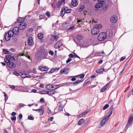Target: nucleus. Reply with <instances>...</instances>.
<instances>
[{"instance_id":"obj_39","label":"nucleus","mask_w":133,"mask_h":133,"mask_svg":"<svg viewBox=\"0 0 133 133\" xmlns=\"http://www.w3.org/2000/svg\"><path fill=\"white\" fill-rule=\"evenodd\" d=\"M43 37V35L41 33H39L38 34V37L39 39H42Z\"/></svg>"},{"instance_id":"obj_47","label":"nucleus","mask_w":133,"mask_h":133,"mask_svg":"<svg viewBox=\"0 0 133 133\" xmlns=\"http://www.w3.org/2000/svg\"><path fill=\"white\" fill-rule=\"evenodd\" d=\"M56 71V69L54 68H53L51 69L49 71V73L50 74L53 73L54 72Z\"/></svg>"},{"instance_id":"obj_12","label":"nucleus","mask_w":133,"mask_h":133,"mask_svg":"<svg viewBox=\"0 0 133 133\" xmlns=\"http://www.w3.org/2000/svg\"><path fill=\"white\" fill-rule=\"evenodd\" d=\"M84 80L83 79L80 80L77 79L76 81L72 82V84L76 86L78 84L82 82Z\"/></svg>"},{"instance_id":"obj_22","label":"nucleus","mask_w":133,"mask_h":133,"mask_svg":"<svg viewBox=\"0 0 133 133\" xmlns=\"http://www.w3.org/2000/svg\"><path fill=\"white\" fill-rule=\"evenodd\" d=\"M33 42L32 38L31 37H29L28 39V43L29 45H31Z\"/></svg>"},{"instance_id":"obj_38","label":"nucleus","mask_w":133,"mask_h":133,"mask_svg":"<svg viewBox=\"0 0 133 133\" xmlns=\"http://www.w3.org/2000/svg\"><path fill=\"white\" fill-rule=\"evenodd\" d=\"M98 3H99L100 4H101V5H103V4H104L105 2V1L104 0H98Z\"/></svg>"},{"instance_id":"obj_8","label":"nucleus","mask_w":133,"mask_h":133,"mask_svg":"<svg viewBox=\"0 0 133 133\" xmlns=\"http://www.w3.org/2000/svg\"><path fill=\"white\" fill-rule=\"evenodd\" d=\"M13 34L14 35H18L19 32V29L17 27H15L13 29Z\"/></svg>"},{"instance_id":"obj_34","label":"nucleus","mask_w":133,"mask_h":133,"mask_svg":"<svg viewBox=\"0 0 133 133\" xmlns=\"http://www.w3.org/2000/svg\"><path fill=\"white\" fill-rule=\"evenodd\" d=\"M3 53L5 54H8L10 53V52L9 51L5 49H3Z\"/></svg>"},{"instance_id":"obj_33","label":"nucleus","mask_w":133,"mask_h":133,"mask_svg":"<svg viewBox=\"0 0 133 133\" xmlns=\"http://www.w3.org/2000/svg\"><path fill=\"white\" fill-rule=\"evenodd\" d=\"M63 4L60 1H58L56 3V5L57 8H59L60 6Z\"/></svg>"},{"instance_id":"obj_57","label":"nucleus","mask_w":133,"mask_h":133,"mask_svg":"<svg viewBox=\"0 0 133 133\" xmlns=\"http://www.w3.org/2000/svg\"><path fill=\"white\" fill-rule=\"evenodd\" d=\"M75 56L74 55L72 54H70L69 55V56L70 57L72 58L74 57Z\"/></svg>"},{"instance_id":"obj_41","label":"nucleus","mask_w":133,"mask_h":133,"mask_svg":"<svg viewBox=\"0 0 133 133\" xmlns=\"http://www.w3.org/2000/svg\"><path fill=\"white\" fill-rule=\"evenodd\" d=\"M96 28H98L99 29L101 28L102 27V26L101 24H98L95 26Z\"/></svg>"},{"instance_id":"obj_10","label":"nucleus","mask_w":133,"mask_h":133,"mask_svg":"<svg viewBox=\"0 0 133 133\" xmlns=\"http://www.w3.org/2000/svg\"><path fill=\"white\" fill-rule=\"evenodd\" d=\"M110 21L112 23H116L118 20V18L117 16L115 15L112 16L110 18Z\"/></svg>"},{"instance_id":"obj_18","label":"nucleus","mask_w":133,"mask_h":133,"mask_svg":"<svg viewBox=\"0 0 133 133\" xmlns=\"http://www.w3.org/2000/svg\"><path fill=\"white\" fill-rule=\"evenodd\" d=\"M85 8L84 5H83L79 4V6L78 8V11L80 12L82 11Z\"/></svg>"},{"instance_id":"obj_54","label":"nucleus","mask_w":133,"mask_h":133,"mask_svg":"<svg viewBox=\"0 0 133 133\" xmlns=\"http://www.w3.org/2000/svg\"><path fill=\"white\" fill-rule=\"evenodd\" d=\"M71 79V81H75L76 80V78H75L74 76H71L70 77Z\"/></svg>"},{"instance_id":"obj_24","label":"nucleus","mask_w":133,"mask_h":133,"mask_svg":"<svg viewBox=\"0 0 133 133\" xmlns=\"http://www.w3.org/2000/svg\"><path fill=\"white\" fill-rule=\"evenodd\" d=\"M65 13H70L71 12L72 9H69L67 7H65Z\"/></svg>"},{"instance_id":"obj_16","label":"nucleus","mask_w":133,"mask_h":133,"mask_svg":"<svg viewBox=\"0 0 133 133\" xmlns=\"http://www.w3.org/2000/svg\"><path fill=\"white\" fill-rule=\"evenodd\" d=\"M11 37L9 35H8L6 33H5L4 39L5 38L6 41H9Z\"/></svg>"},{"instance_id":"obj_2","label":"nucleus","mask_w":133,"mask_h":133,"mask_svg":"<svg viewBox=\"0 0 133 133\" xmlns=\"http://www.w3.org/2000/svg\"><path fill=\"white\" fill-rule=\"evenodd\" d=\"M133 120V114L130 115L129 116L128 120L127 123L125 127L124 131H126L128 128L131 125L132 122Z\"/></svg>"},{"instance_id":"obj_50","label":"nucleus","mask_w":133,"mask_h":133,"mask_svg":"<svg viewBox=\"0 0 133 133\" xmlns=\"http://www.w3.org/2000/svg\"><path fill=\"white\" fill-rule=\"evenodd\" d=\"M25 74L24 73H22L21 72V74L20 76H21L23 78H25L26 77H25V74Z\"/></svg>"},{"instance_id":"obj_46","label":"nucleus","mask_w":133,"mask_h":133,"mask_svg":"<svg viewBox=\"0 0 133 133\" xmlns=\"http://www.w3.org/2000/svg\"><path fill=\"white\" fill-rule=\"evenodd\" d=\"M21 72H17L16 71H15L13 73V74L16 76H18L20 75Z\"/></svg>"},{"instance_id":"obj_25","label":"nucleus","mask_w":133,"mask_h":133,"mask_svg":"<svg viewBox=\"0 0 133 133\" xmlns=\"http://www.w3.org/2000/svg\"><path fill=\"white\" fill-rule=\"evenodd\" d=\"M25 77H28L29 78H31V77H34V78H37L39 76H32L30 75H29L28 74H25Z\"/></svg>"},{"instance_id":"obj_1","label":"nucleus","mask_w":133,"mask_h":133,"mask_svg":"<svg viewBox=\"0 0 133 133\" xmlns=\"http://www.w3.org/2000/svg\"><path fill=\"white\" fill-rule=\"evenodd\" d=\"M48 52L44 47L41 46L39 48V50L37 52L36 56L38 58H41L47 55Z\"/></svg>"},{"instance_id":"obj_11","label":"nucleus","mask_w":133,"mask_h":133,"mask_svg":"<svg viewBox=\"0 0 133 133\" xmlns=\"http://www.w3.org/2000/svg\"><path fill=\"white\" fill-rule=\"evenodd\" d=\"M7 66L10 68H13L16 67V64L14 62H11L8 63Z\"/></svg>"},{"instance_id":"obj_17","label":"nucleus","mask_w":133,"mask_h":133,"mask_svg":"<svg viewBox=\"0 0 133 133\" xmlns=\"http://www.w3.org/2000/svg\"><path fill=\"white\" fill-rule=\"evenodd\" d=\"M23 87L22 86H15V90L18 91H22Z\"/></svg>"},{"instance_id":"obj_37","label":"nucleus","mask_w":133,"mask_h":133,"mask_svg":"<svg viewBox=\"0 0 133 133\" xmlns=\"http://www.w3.org/2000/svg\"><path fill=\"white\" fill-rule=\"evenodd\" d=\"M39 19L41 20L43 19H45L46 16L44 14L43 15H40L39 16Z\"/></svg>"},{"instance_id":"obj_51","label":"nucleus","mask_w":133,"mask_h":133,"mask_svg":"<svg viewBox=\"0 0 133 133\" xmlns=\"http://www.w3.org/2000/svg\"><path fill=\"white\" fill-rule=\"evenodd\" d=\"M4 61L6 63V65L7 66L8 63L9 62H11L9 59H8L5 58Z\"/></svg>"},{"instance_id":"obj_40","label":"nucleus","mask_w":133,"mask_h":133,"mask_svg":"<svg viewBox=\"0 0 133 133\" xmlns=\"http://www.w3.org/2000/svg\"><path fill=\"white\" fill-rule=\"evenodd\" d=\"M28 119L29 120H33L34 119V118L31 115H30L28 116Z\"/></svg>"},{"instance_id":"obj_27","label":"nucleus","mask_w":133,"mask_h":133,"mask_svg":"<svg viewBox=\"0 0 133 133\" xmlns=\"http://www.w3.org/2000/svg\"><path fill=\"white\" fill-rule=\"evenodd\" d=\"M84 122V120L83 118H82L79 119L78 122V125H81L83 124Z\"/></svg>"},{"instance_id":"obj_14","label":"nucleus","mask_w":133,"mask_h":133,"mask_svg":"<svg viewBox=\"0 0 133 133\" xmlns=\"http://www.w3.org/2000/svg\"><path fill=\"white\" fill-rule=\"evenodd\" d=\"M106 33L107 35H108V37H109V38L112 36L113 34L112 30L110 29L107 30Z\"/></svg>"},{"instance_id":"obj_63","label":"nucleus","mask_w":133,"mask_h":133,"mask_svg":"<svg viewBox=\"0 0 133 133\" xmlns=\"http://www.w3.org/2000/svg\"><path fill=\"white\" fill-rule=\"evenodd\" d=\"M10 87L12 89H15V87L14 85H10Z\"/></svg>"},{"instance_id":"obj_60","label":"nucleus","mask_w":133,"mask_h":133,"mask_svg":"<svg viewBox=\"0 0 133 133\" xmlns=\"http://www.w3.org/2000/svg\"><path fill=\"white\" fill-rule=\"evenodd\" d=\"M49 53L52 56L54 54L53 52L51 50H50L49 51Z\"/></svg>"},{"instance_id":"obj_6","label":"nucleus","mask_w":133,"mask_h":133,"mask_svg":"<svg viewBox=\"0 0 133 133\" xmlns=\"http://www.w3.org/2000/svg\"><path fill=\"white\" fill-rule=\"evenodd\" d=\"M27 26V24L25 23H20L18 26V28L19 30H23Z\"/></svg>"},{"instance_id":"obj_55","label":"nucleus","mask_w":133,"mask_h":133,"mask_svg":"<svg viewBox=\"0 0 133 133\" xmlns=\"http://www.w3.org/2000/svg\"><path fill=\"white\" fill-rule=\"evenodd\" d=\"M11 55H7L6 56L5 58L8 59H9V60H10V59L11 58Z\"/></svg>"},{"instance_id":"obj_29","label":"nucleus","mask_w":133,"mask_h":133,"mask_svg":"<svg viewBox=\"0 0 133 133\" xmlns=\"http://www.w3.org/2000/svg\"><path fill=\"white\" fill-rule=\"evenodd\" d=\"M60 85H51V87L52 88H54L55 89H57L59 87Z\"/></svg>"},{"instance_id":"obj_48","label":"nucleus","mask_w":133,"mask_h":133,"mask_svg":"<svg viewBox=\"0 0 133 133\" xmlns=\"http://www.w3.org/2000/svg\"><path fill=\"white\" fill-rule=\"evenodd\" d=\"M55 90H52L51 91H49V95H52L55 93Z\"/></svg>"},{"instance_id":"obj_53","label":"nucleus","mask_w":133,"mask_h":133,"mask_svg":"<svg viewBox=\"0 0 133 133\" xmlns=\"http://www.w3.org/2000/svg\"><path fill=\"white\" fill-rule=\"evenodd\" d=\"M3 94L5 97V101H6L8 99V96L5 92H4Z\"/></svg>"},{"instance_id":"obj_30","label":"nucleus","mask_w":133,"mask_h":133,"mask_svg":"<svg viewBox=\"0 0 133 133\" xmlns=\"http://www.w3.org/2000/svg\"><path fill=\"white\" fill-rule=\"evenodd\" d=\"M102 6V5L100 4L99 3H97L95 5V7L97 8H101Z\"/></svg>"},{"instance_id":"obj_43","label":"nucleus","mask_w":133,"mask_h":133,"mask_svg":"<svg viewBox=\"0 0 133 133\" xmlns=\"http://www.w3.org/2000/svg\"><path fill=\"white\" fill-rule=\"evenodd\" d=\"M108 119H109L108 118H107L106 117H105L102 120H103V123L105 124L106 122L108 120Z\"/></svg>"},{"instance_id":"obj_26","label":"nucleus","mask_w":133,"mask_h":133,"mask_svg":"<svg viewBox=\"0 0 133 133\" xmlns=\"http://www.w3.org/2000/svg\"><path fill=\"white\" fill-rule=\"evenodd\" d=\"M56 1L57 0H54L53 3L51 4V6L54 9H55L56 8L55 4Z\"/></svg>"},{"instance_id":"obj_31","label":"nucleus","mask_w":133,"mask_h":133,"mask_svg":"<svg viewBox=\"0 0 133 133\" xmlns=\"http://www.w3.org/2000/svg\"><path fill=\"white\" fill-rule=\"evenodd\" d=\"M63 108L64 107L61 104H60L58 106V110L59 111H62Z\"/></svg>"},{"instance_id":"obj_44","label":"nucleus","mask_w":133,"mask_h":133,"mask_svg":"<svg viewBox=\"0 0 133 133\" xmlns=\"http://www.w3.org/2000/svg\"><path fill=\"white\" fill-rule=\"evenodd\" d=\"M67 68H64V69H62L61 70V74H63L64 73H65V71H66V69Z\"/></svg>"},{"instance_id":"obj_42","label":"nucleus","mask_w":133,"mask_h":133,"mask_svg":"<svg viewBox=\"0 0 133 133\" xmlns=\"http://www.w3.org/2000/svg\"><path fill=\"white\" fill-rule=\"evenodd\" d=\"M75 28V27L74 26H72L71 27H70L69 28H68L67 29V31H70L71 30H72L74 29Z\"/></svg>"},{"instance_id":"obj_36","label":"nucleus","mask_w":133,"mask_h":133,"mask_svg":"<svg viewBox=\"0 0 133 133\" xmlns=\"http://www.w3.org/2000/svg\"><path fill=\"white\" fill-rule=\"evenodd\" d=\"M104 70V68H101L98 69H97L96 71V72L97 73H99L102 72Z\"/></svg>"},{"instance_id":"obj_19","label":"nucleus","mask_w":133,"mask_h":133,"mask_svg":"<svg viewBox=\"0 0 133 133\" xmlns=\"http://www.w3.org/2000/svg\"><path fill=\"white\" fill-rule=\"evenodd\" d=\"M105 54V53L103 51L100 52H97L96 53V56H103Z\"/></svg>"},{"instance_id":"obj_15","label":"nucleus","mask_w":133,"mask_h":133,"mask_svg":"<svg viewBox=\"0 0 133 133\" xmlns=\"http://www.w3.org/2000/svg\"><path fill=\"white\" fill-rule=\"evenodd\" d=\"M58 37L54 35H51L50 38V40L52 41H57Z\"/></svg>"},{"instance_id":"obj_23","label":"nucleus","mask_w":133,"mask_h":133,"mask_svg":"<svg viewBox=\"0 0 133 133\" xmlns=\"http://www.w3.org/2000/svg\"><path fill=\"white\" fill-rule=\"evenodd\" d=\"M25 18L19 17L17 19V21L19 23H21L24 22L25 21Z\"/></svg>"},{"instance_id":"obj_7","label":"nucleus","mask_w":133,"mask_h":133,"mask_svg":"<svg viewBox=\"0 0 133 133\" xmlns=\"http://www.w3.org/2000/svg\"><path fill=\"white\" fill-rule=\"evenodd\" d=\"M62 43L61 40L58 41L55 44L54 47L56 49L59 48L62 45Z\"/></svg>"},{"instance_id":"obj_62","label":"nucleus","mask_w":133,"mask_h":133,"mask_svg":"<svg viewBox=\"0 0 133 133\" xmlns=\"http://www.w3.org/2000/svg\"><path fill=\"white\" fill-rule=\"evenodd\" d=\"M22 114H19L18 115V118L19 120L22 119Z\"/></svg>"},{"instance_id":"obj_5","label":"nucleus","mask_w":133,"mask_h":133,"mask_svg":"<svg viewBox=\"0 0 133 133\" xmlns=\"http://www.w3.org/2000/svg\"><path fill=\"white\" fill-rule=\"evenodd\" d=\"M99 29L94 26L91 30V33L92 35H96L99 32Z\"/></svg>"},{"instance_id":"obj_4","label":"nucleus","mask_w":133,"mask_h":133,"mask_svg":"<svg viewBox=\"0 0 133 133\" xmlns=\"http://www.w3.org/2000/svg\"><path fill=\"white\" fill-rule=\"evenodd\" d=\"M114 105V103H113L110 107L109 110L108 112V113L109 114V115L106 116L107 118H108L109 119L110 116L112 115V111L114 109V108L113 107Z\"/></svg>"},{"instance_id":"obj_64","label":"nucleus","mask_w":133,"mask_h":133,"mask_svg":"<svg viewBox=\"0 0 133 133\" xmlns=\"http://www.w3.org/2000/svg\"><path fill=\"white\" fill-rule=\"evenodd\" d=\"M126 58V57L125 56L122 57L120 59V61H122L125 59Z\"/></svg>"},{"instance_id":"obj_58","label":"nucleus","mask_w":133,"mask_h":133,"mask_svg":"<svg viewBox=\"0 0 133 133\" xmlns=\"http://www.w3.org/2000/svg\"><path fill=\"white\" fill-rule=\"evenodd\" d=\"M11 119L12 121H15L16 119V116H14L13 117H11Z\"/></svg>"},{"instance_id":"obj_45","label":"nucleus","mask_w":133,"mask_h":133,"mask_svg":"<svg viewBox=\"0 0 133 133\" xmlns=\"http://www.w3.org/2000/svg\"><path fill=\"white\" fill-rule=\"evenodd\" d=\"M71 84H72V82H66L64 84V85L65 86L69 85Z\"/></svg>"},{"instance_id":"obj_28","label":"nucleus","mask_w":133,"mask_h":133,"mask_svg":"<svg viewBox=\"0 0 133 133\" xmlns=\"http://www.w3.org/2000/svg\"><path fill=\"white\" fill-rule=\"evenodd\" d=\"M5 33H6L8 35H9L11 37H12L14 34H13V31L12 30H11L9 31L8 32H6Z\"/></svg>"},{"instance_id":"obj_13","label":"nucleus","mask_w":133,"mask_h":133,"mask_svg":"<svg viewBox=\"0 0 133 133\" xmlns=\"http://www.w3.org/2000/svg\"><path fill=\"white\" fill-rule=\"evenodd\" d=\"M38 69L42 71H47L49 69L48 68L45 66L43 67L39 66L38 68Z\"/></svg>"},{"instance_id":"obj_59","label":"nucleus","mask_w":133,"mask_h":133,"mask_svg":"<svg viewBox=\"0 0 133 133\" xmlns=\"http://www.w3.org/2000/svg\"><path fill=\"white\" fill-rule=\"evenodd\" d=\"M71 60H72V59L70 57L69 58H68V59L66 61V63H68L69 62H70L71 61Z\"/></svg>"},{"instance_id":"obj_3","label":"nucleus","mask_w":133,"mask_h":133,"mask_svg":"<svg viewBox=\"0 0 133 133\" xmlns=\"http://www.w3.org/2000/svg\"><path fill=\"white\" fill-rule=\"evenodd\" d=\"M107 37V34L106 33L103 32L99 34L97 38L99 41H101L105 39Z\"/></svg>"},{"instance_id":"obj_49","label":"nucleus","mask_w":133,"mask_h":133,"mask_svg":"<svg viewBox=\"0 0 133 133\" xmlns=\"http://www.w3.org/2000/svg\"><path fill=\"white\" fill-rule=\"evenodd\" d=\"M109 107V105L108 104H106L103 107V109L104 110H105L107 108H108Z\"/></svg>"},{"instance_id":"obj_21","label":"nucleus","mask_w":133,"mask_h":133,"mask_svg":"<svg viewBox=\"0 0 133 133\" xmlns=\"http://www.w3.org/2000/svg\"><path fill=\"white\" fill-rule=\"evenodd\" d=\"M65 7L63 6L60 12V16H62L63 17L64 15L65 12Z\"/></svg>"},{"instance_id":"obj_35","label":"nucleus","mask_w":133,"mask_h":133,"mask_svg":"<svg viewBox=\"0 0 133 133\" xmlns=\"http://www.w3.org/2000/svg\"><path fill=\"white\" fill-rule=\"evenodd\" d=\"M76 38L78 40L80 41L83 39V36L81 35H78L76 36Z\"/></svg>"},{"instance_id":"obj_32","label":"nucleus","mask_w":133,"mask_h":133,"mask_svg":"<svg viewBox=\"0 0 133 133\" xmlns=\"http://www.w3.org/2000/svg\"><path fill=\"white\" fill-rule=\"evenodd\" d=\"M108 87V86H107L106 85H105L103 87L101 90L100 92H102L105 91Z\"/></svg>"},{"instance_id":"obj_56","label":"nucleus","mask_w":133,"mask_h":133,"mask_svg":"<svg viewBox=\"0 0 133 133\" xmlns=\"http://www.w3.org/2000/svg\"><path fill=\"white\" fill-rule=\"evenodd\" d=\"M46 90H42L40 91L39 93L42 94H45Z\"/></svg>"},{"instance_id":"obj_9","label":"nucleus","mask_w":133,"mask_h":133,"mask_svg":"<svg viewBox=\"0 0 133 133\" xmlns=\"http://www.w3.org/2000/svg\"><path fill=\"white\" fill-rule=\"evenodd\" d=\"M43 106H42L40 109H33V110H34L36 111H38L40 112V115H43L44 113V109H43Z\"/></svg>"},{"instance_id":"obj_20","label":"nucleus","mask_w":133,"mask_h":133,"mask_svg":"<svg viewBox=\"0 0 133 133\" xmlns=\"http://www.w3.org/2000/svg\"><path fill=\"white\" fill-rule=\"evenodd\" d=\"M78 4L77 0H72L71 2V4L74 6H76Z\"/></svg>"},{"instance_id":"obj_61","label":"nucleus","mask_w":133,"mask_h":133,"mask_svg":"<svg viewBox=\"0 0 133 133\" xmlns=\"http://www.w3.org/2000/svg\"><path fill=\"white\" fill-rule=\"evenodd\" d=\"M46 15L48 17H49L50 16V12H48V11L46 13Z\"/></svg>"},{"instance_id":"obj_52","label":"nucleus","mask_w":133,"mask_h":133,"mask_svg":"<svg viewBox=\"0 0 133 133\" xmlns=\"http://www.w3.org/2000/svg\"><path fill=\"white\" fill-rule=\"evenodd\" d=\"M45 88L47 90H50L51 89L50 85H46V86Z\"/></svg>"}]
</instances>
